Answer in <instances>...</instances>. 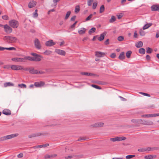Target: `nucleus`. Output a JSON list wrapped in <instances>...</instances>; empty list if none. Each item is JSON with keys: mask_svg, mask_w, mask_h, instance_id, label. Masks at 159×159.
<instances>
[{"mask_svg": "<svg viewBox=\"0 0 159 159\" xmlns=\"http://www.w3.org/2000/svg\"><path fill=\"white\" fill-rule=\"evenodd\" d=\"M3 39L8 43H15L17 42V38L12 36H6L3 38Z\"/></svg>", "mask_w": 159, "mask_h": 159, "instance_id": "1", "label": "nucleus"}, {"mask_svg": "<svg viewBox=\"0 0 159 159\" xmlns=\"http://www.w3.org/2000/svg\"><path fill=\"white\" fill-rule=\"evenodd\" d=\"M18 135V134H14L10 135L2 136L0 138V142L6 141L8 139H11L17 137Z\"/></svg>", "mask_w": 159, "mask_h": 159, "instance_id": "2", "label": "nucleus"}, {"mask_svg": "<svg viewBox=\"0 0 159 159\" xmlns=\"http://www.w3.org/2000/svg\"><path fill=\"white\" fill-rule=\"evenodd\" d=\"M9 24L11 27L13 28H17L19 25L18 21L15 19L9 20Z\"/></svg>", "mask_w": 159, "mask_h": 159, "instance_id": "3", "label": "nucleus"}, {"mask_svg": "<svg viewBox=\"0 0 159 159\" xmlns=\"http://www.w3.org/2000/svg\"><path fill=\"white\" fill-rule=\"evenodd\" d=\"M3 28L4 31L7 34L11 33L12 31V29L9 25L6 24L4 25Z\"/></svg>", "mask_w": 159, "mask_h": 159, "instance_id": "4", "label": "nucleus"}, {"mask_svg": "<svg viewBox=\"0 0 159 159\" xmlns=\"http://www.w3.org/2000/svg\"><path fill=\"white\" fill-rule=\"evenodd\" d=\"M125 139V137H117L115 138H111L110 139V140L112 142H115L116 141H119L122 140H124Z\"/></svg>", "mask_w": 159, "mask_h": 159, "instance_id": "5", "label": "nucleus"}, {"mask_svg": "<svg viewBox=\"0 0 159 159\" xmlns=\"http://www.w3.org/2000/svg\"><path fill=\"white\" fill-rule=\"evenodd\" d=\"M11 68L12 70H24L21 66L15 65H11Z\"/></svg>", "mask_w": 159, "mask_h": 159, "instance_id": "6", "label": "nucleus"}, {"mask_svg": "<svg viewBox=\"0 0 159 159\" xmlns=\"http://www.w3.org/2000/svg\"><path fill=\"white\" fill-rule=\"evenodd\" d=\"M11 60L12 61L16 62H25L24 57L23 58L19 57H14L12 58Z\"/></svg>", "mask_w": 159, "mask_h": 159, "instance_id": "7", "label": "nucleus"}, {"mask_svg": "<svg viewBox=\"0 0 159 159\" xmlns=\"http://www.w3.org/2000/svg\"><path fill=\"white\" fill-rule=\"evenodd\" d=\"M34 45L36 48L38 49H40L41 48V46L39 39H35L34 40Z\"/></svg>", "mask_w": 159, "mask_h": 159, "instance_id": "8", "label": "nucleus"}, {"mask_svg": "<svg viewBox=\"0 0 159 159\" xmlns=\"http://www.w3.org/2000/svg\"><path fill=\"white\" fill-rule=\"evenodd\" d=\"M55 52L57 54L62 56H65L66 53L64 51L59 49H55Z\"/></svg>", "mask_w": 159, "mask_h": 159, "instance_id": "9", "label": "nucleus"}, {"mask_svg": "<svg viewBox=\"0 0 159 159\" xmlns=\"http://www.w3.org/2000/svg\"><path fill=\"white\" fill-rule=\"evenodd\" d=\"M105 55V53L104 52L98 51L95 52V56L98 57H103Z\"/></svg>", "mask_w": 159, "mask_h": 159, "instance_id": "10", "label": "nucleus"}, {"mask_svg": "<svg viewBox=\"0 0 159 159\" xmlns=\"http://www.w3.org/2000/svg\"><path fill=\"white\" fill-rule=\"evenodd\" d=\"M45 44L47 46H52L55 44V43L53 42L52 40H50L46 42Z\"/></svg>", "mask_w": 159, "mask_h": 159, "instance_id": "11", "label": "nucleus"}, {"mask_svg": "<svg viewBox=\"0 0 159 159\" xmlns=\"http://www.w3.org/2000/svg\"><path fill=\"white\" fill-rule=\"evenodd\" d=\"M106 32H103L100 34V37L98 38V39L100 41L103 40L104 39V36L106 35Z\"/></svg>", "mask_w": 159, "mask_h": 159, "instance_id": "12", "label": "nucleus"}, {"mask_svg": "<svg viewBox=\"0 0 159 159\" xmlns=\"http://www.w3.org/2000/svg\"><path fill=\"white\" fill-rule=\"evenodd\" d=\"M57 156V155L55 154L50 155L46 154L44 156V158L45 159L52 158L56 157Z\"/></svg>", "mask_w": 159, "mask_h": 159, "instance_id": "13", "label": "nucleus"}, {"mask_svg": "<svg viewBox=\"0 0 159 159\" xmlns=\"http://www.w3.org/2000/svg\"><path fill=\"white\" fill-rule=\"evenodd\" d=\"M36 2L34 1H32L30 2L28 5V7L29 8H32L34 7L36 5Z\"/></svg>", "mask_w": 159, "mask_h": 159, "instance_id": "14", "label": "nucleus"}, {"mask_svg": "<svg viewBox=\"0 0 159 159\" xmlns=\"http://www.w3.org/2000/svg\"><path fill=\"white\" fill-rule=\"evenodd\" d=\"M44 84V83L42 81L36 82L34 83V86L37 87H40L43 86Z\"/></svg>", "mask_w": 159, "mask_h": 159, "instance_id": "15", "label": "nucleus"}, {"mask_svg": "<svg viewBox=\"0 0 159 159\" xmlns=\"http://www.w3.org/2000/svg\"><path fill=\"white\" fill-rule=\"evenodd\" d=\"M156 157V155H148L144 157V159H153Z\"/></svg>", "mask_w": 159, "mask_h": 159, "instance_id": "16", "label": "nucleus"}, {"mask_svg": "<svg viewBox=\"0 0 159 159\" xmlns=\"http://www.w3.org/2000/svg\"><path fill=\"white\" fill-rule=\"evenodd\" d=\"M104 124L101 122H99L95 123V124L92 125L93 127H101L103 126Z\"/></svg>", "mask_w": 159, "mask_h": 159, "instance_id": "17", "label": "nucleus"}, {"mask_svg": "<svg viewBox=\"0 0 159 159\" xmlns=\"http://www.w3.org/2000/svg\"><path fill=\"white\" fill-rule=\"evenodd\" d=\"M2 113L6 115H9L11 114V111L7 109H5L2 111Z\"/></svg>", "mask_w": 159, "mask_h": 159, "instance_id": "18", "label": "nucleus"}, {"mask_svg": "<svg viewBox=\"0 0 159 159\" xmlns=\"http://www.w3.org/2000/svg\"><path fill=\"white\" fill-rule=\"evenodd\" d=\"M41 60V56L39 55L35 57H33V61H39Z\"/></svg>", "mask_w": 159, "mask_h": 159, "instance_id": "19", "label": "nucleus"}, {"mask_svg": "<svg viewBox=\"0 0 159 159\" xmlns=\"http://www.w3.org/2000/svg\"><path fill=\"white\" fill-rule=\"evenodd\" d=\"M30 73L31 74H38V70H35L33 68H31L29 70Z\"/></svg>", "mask_w": 159, "mask_h": 159, "instance_id": "20", "label": "nucleus"}, {"mask_svg": "<svg viewBox=\"0 0 159 159\" xmlns=\"http://www.w3.org/2000/svg\"><path fill=\"white\" fill-rule=\"evenodd\" d=\"M86 29L84 28H82L79 30L78 32L80 34H84L86 32Z\"/></svg>", "mask_w": 159, "mask_h": 159, "instance_id": "21", "label": "nucleus"}, {"mask_svg": "<svg viewBox=\"0 0 159 159\" xmlns=\"http://www.w3.org/2000/svg\"><path fill=\"white\" fill-rule=\"evenodd\" d=\"M14 84L10 82H6L4 84V86L5 87L9 86H14Z\"/></svg>", "mask_w": 159, "mask_h": 159, "instance_id": "22", "label": "nucleus"}, {"mask_svg": "<svg viewBox=\"0 0 159 159\" xmlns=\"http://www.w3.org/2000/svg\"><path fill=\"white\" fill-rule=\"evenodd\" d=\"M152 25V23H147L143 26V30L147 29L151 26Z\"/></svg>", "mask_w": 159, "mask_h": 159, "instance_id": "23", "label": "nucleus"}, {"mask_svg": "<svg viewBox=\"0 0 159 159\" xmlns=\"http://www.w3.org/2000/svg\"><path fill=\"white\" fill-rule=\"evenodd\" d=\"M143 45V43L142 41H139L135 43V46L137 48H139L141 47Z\"/></svg>", "mask_w": 159, "mask_h": 159, "instance_id": "24", "label": "nucleus"}, {"mask_svg": "<svg viewBox=\"0 0 159 159\" xmlns=\"http://www.w3.org/2000/svg\"><path fill=\"white\" fill-rule=\"evenodd\" d=\"M81 74L82 75H85L89 76H92L93 75H95L90 73L88 72H82L81 73Z\"/></svg>", "mask_w": 159, "mask_h": 159, "instance_id": "25", "label": "nucleus"}, {"mask_svg": "<svg viewBox=\"0 0 159 159\" xmlns=\"http://www.w3.org/2000/svg\"><path fill=\"white\" fill-rule=\"evenodd\" d=\"M159 5H154L152 6L151 7V10L152 11H158V9Z\"/></svg>", "mask_w": 159, "mask_h": 159, "instance_id": "26", "label": "nucleus"}, {"mask_svg": "<svg viewBox=\"0 0 159 159\" xmlns=\"http://www.w3.org/2000/svg\"><path fill=\"white\" fill-rule=\"evenodd\" d=\"M25 62L26 60H29L30 61H33V57L30 56H25L24 57Z\"/></svg>", "mask_w": 159, "mask_h": 159, "instance_id": "27", "label": "nucleus"}, {"mask_svg": "<svg viewBox=\"0 0 159 159\" xmlns=\"http://www.w3.org/2000/svg\"><path fill=\"white\" fill-rule=\"evenodd\" d=\"M125 53L124 52H121L119 58L120 60H122L125 58Z\"/></svg>", "mask_w": 159, "mask_h": 159, "instance_id": "28", "label": "nucleus"}, {"mask_svg": "<svg viewBox=\"0 0 159 159\" xmlns=\"http://www.w3.org/2000/svg\"><path fill=\"white\" fill-rule=\"evenodd\" d=\"M41 134L39 133H35L33 134L32 135H30L29 136V137L31 138L32 137H35L36 136H38L40 135Z\"/></svg>", "mask_w": 159, "mask_h": 159, "instance_id": "29", "label": "nucleus"}, {"mask_svg": "<svg viewBox=\"0 0 159 159\" xmlns=\"http://www.w3.org/2000/svg\"><path fill=\"white\" fill-rule=\"evenodd\" d=\"M75 156L74 155H71L65 157L66 159H74Z\"/></svg>", "mask_w": 159, "mask_h": 159, "instance_id": "30", "label": "nucleus"}, {"mask_svg": "<svg viewBox=\"0 0 159 159\" xmlns=\"http://www.w3.org/2000/svg\"><path fill=\"white\" fill-rule=\"evenodd\" d=\"M139 52L141 54H144L145 52V51L144 48H141L139 50Z\"/></svg>", "mask_w": 159, "mask_h": 159, "instance_id": "31", "label": "nucleus"}, {"mask_svg": "<svg viewBox=\"0 0 159 159\" xmlns=\"http://www.w3.org/2000/svg\"><path fill=\"white\" fill-rule=\"evenodd\" d=\"M96 31V28L94 27H93L91 28L89 31V34H91L92 33H94Z\"/></svg>", "mask_w": 159, "mask_h": 159, "instance_id": "32", "label": "nucleus"}, {"mask_svg": "<svg viewBox=\"0 0 159 159\" xmlns=\"http://www.w3.org/2000/svg\"><path fill=\"white\" fill-rule=\"evenodd\" d=\"M16 50V48L14 47H10V48H4L3 50Z\"/></svg>", "mask_w": 159, "mask_h": 159, "instance_id": "33", "label": "nucleus"}, {"mask_svg": "<svg viewBox=\"0 0 159 159\" xmlns=\"http://www.w3.org/2000/svg\"><path fill=\"white\" fill-rule=\"evenodd\" d=\"M153 124V122L151 121H145L143 123L144 124L148 125H152Z\"/></svg>", "mask_w": 159, "mask_h": 159, "instance_id": "34", "label": "nucleus"}, {"mask_svg": "<svg viewBox=\"0 0 159 159\" xmlns=\"http://www.w3.org/2000/svg\"><path fill=\"white\" fill-rule=\"evenodd\" d=\"M132 53V52L131 51H128L126 53V56L127 58H129Z\"/></svg>", "mask_w": 159, "mask_h": 159, "instance_id": "35", "label": "nucleus"}, {"mask_svg": "<svg viewBox=\"0 0 159 159\" xmlns=\"http://www.w3.org/2000/svg\"><path fill=\"white\" fill-rule=\"evenodd\" d=\"M116 20V18L115 16H112L111 17V18L110 20L109 21L110 23H113Z\"/></svg>", "mask_w": 159, "mask_h": 159, "instance_id": "36", "label": "nucleus"}, {"mask_svg": "<svg viewBox=\"0 0 159 159\" xmlns=\"http://www.w3.org/2000/svg\"><path fill=\"white\" fill-rule=\"evenodd\" d=\"M71 14V11H69L67 12L66 13V16L65 17V19L67 20L69 18V16Z\"/></svg>", "mask_w": 159, "mask_h": 159, "instance_id": "37", "label": "nucleus"}, {"mask_svg": "<svg viewBox=\"0 0 159 159\" xmlns=\"http://www.w3.org/2000/svg\"><path fill=\"white\" fill-rule=\"evenodd\" d=\"M105 10V7L103 5H102L100 9V13H102Z\"/></svg>", "mask_w": 159, "mask_h": 159, "instance_id": "38", "label": "nucleus"}, {"mask_svg": "<svg viewBox=\"0 0 159 159\" xmlns=\"http://www.w3.org/2000/svg\"><path fill=\"white\" fill-rule=\"evenodd\" d=\"M97 5H98V3H97V1L93 2V7H92L93 9H95L96 8Z\"/></svg>", "mask_w": 159, "mask_h": 159, "instance_id": "39", "label": "nucleus"}, {"mask_svg": "<svg viewBox=\"0 0 159 159\" xmlns=\"http://www.w3.org/2000/svg\"><path fill=\"white\" fill-rule=\"evenodd\" d=\"M80 10V7L79 6H77L75 7V12L76 13H78Z\"/></svg>", "mask_w": 159, "mask_h": 159, "instance_id": "40", "label": "nucleus"}, {"mask_svg": "<svg viewBox=\"0 0 159 159\" xmlns=\"http://www.w3.org/2000/svg\"><path fill=\"white\" fill-rule=\"evenodd\" d=\"M18 86L21 88H25L26 87V85L24 84H19Z\"/></svg>", "mask_w": 159, "mask_h": 159, "instance_id": "41", "label": "nucleus"}, {"mask_svg": "<svg viewBox=\"0 0 159 159\" xmlns=\"http://www.w3.org/2000/svg\"><path fill=\"white\" fill-rule=\"evenodd\" d=\"M152 114L143 115L142 116L143 117H152Z\"/></svg>", "mask_w": 159, "mask_h": 159, "instance_id": "42", "label": "nucleus"}, {"mask_svg": "<svg viewBox=\"0 0 159 159\" xmlns=\"http://www.w3.org/2000/svg\"><path fill=\"white\" fill-rule=\"evenodd\" d=\"M52 53V52L49 50H46L43 53L44 54L46 55H48Z\"/></svg>", "mask_w": 159, "mask_h": 159, "instance_id": "43", "label": "nucleus"}, {"mask_svg": "<svg viewBox=\"0 0 159 159\" xmlns=\"http://www.w3.org/2000/svg\"><path fill=\"white\" fill-rule=\"evenodd\" d=\"M45 146V145H40L35 146L33 147V148H39L44 147Z\"/></svg>", "mask_w": 159, "mask_h": 159, "instance_id": "44", "label": "nucleus"}, {"mask_svg": "<svg viewBox=\"0 0 159 159\" xmlns=\"http://www.w3.org/2000/svg\"><path fill=\"white\" fill-rule=\"evenodd\" d=\"M135 156L134 155H129L126 156V158L127 159H129L133 157H135Z\"/></svg>", "mask_w": 159, "mask_h": 159, "instance_id": "45", "label": "nucleus"}, {"mask_svg": "<svg viewBox=\"0 0 159 159\" xmlns=\"http://www.w3.org/2000/svg\"><path fill=\"white\" fill-rule=\"evenodd\" d=\"M91 86H92V87L96 89H101V88L100 87L97 85H96L92 84L91 85Z\"/></svg>", "mask_w": 159, "mask_h": 159, "instance_id": "46", "label": "nucleus"}, {"mask_svg": "<svg viewBox=\"0 0 159 159\" xmlns=\"http://www.w3.org/2000/svg\"><path fill=\"white\" fill-rule=\"evenodd\" d=\"M93 0H88L87 4L89 6H91L92 5V2H93Z\"/></svg>", "mask_w": 159, "mask_h": 159, "instance_id": "47", "label": "nucleus"}, {"mask_svg": "<svg viewBox=\"0 0 159 159\" xmlns=\"http://www.w3.org/2000/svg\"><path fill=\"white\" fill-rule=\"evenodd\" d=\"M124 39V37L123 36H120L118 37L117 39L119 41H123Z\"/></svg>", "mask_w": 159, "mask_h": 159, "instance_id": "48", "label": "nucleus"}, {"mask_svg": "<svg viewBox=\"0 0 159 159\" xmlns=\"http://www.w3.org/2000/svg\"><path fill=\"white\" fill-rule=\"evenodd\" d=\"M152 50L151 48L148 47L147 48L146 52L148 53H150L152 52Z\"/></svg>", "mask_w": 159, "mask_h": 159, "instance_id": "49", "label": "nucleus"}, {"mask_svg": "<svg viewBox=\"0 0 159 159\" xmlns=\"http://www.w3.org/2000/svg\"><path fill=\"white\" fill-rule=\"evenodd\" d=\"M93 16L92 14H90L89 16H88L86 19V21H88L90 20Z\"/></svg>", "mask_w": 159, "mask_h": 159, "instance_id": "50", "label": "nucleus"}, {"mask_svg": "<svg viewBox=\"0 0 159 159\" xmlns=\"http://www.w3.org/2000/svg\"><path fill=\"white\" fill-rule=\"evenodd\" d=\"M2 19L4 20H8L9 19V17L7 15H4L3 16H2Z\"/></svg>", "mask_w": 159, "mask_h": 159, "instance_id": "51", "label": "nucleus"}, {"mask_svg": "<svg viewBox=\"0 0 159 159\" xmlns=\"http://www.w3.org/2000/svg\"><path fill=\"white\" fill-rule=\"evenodd\" d=\"M139 93L140 94H142L144 96H148V97H150V95L148 93H143V92H139Z\"/></svg>", "mask_w": 159, "mask_h": 159, "instance_id": "52", "label": "nucleus"}, {"mask_svg": "<svg viewBox=\"0 0 159 159\" xmlns=\"http://www.w3.org/2000/svg\"><path fill=\"white\" fill-rule=\"evenodd\" d=\"M139 34L140 35L143 36L145 35V33L144 31H143L142 30H141L139 31Z\"/></svg>", "mask_w": 159, "mask_h": 159, "instance_id": "53", "label": "nucleus"}, {"mask_svg": "<svg viewBox=\"0 0 159 159\" xmlns=\"http://www.w3.org/2000/svg\"><path fill=\"white\" fill-rule=\"evenodd\" d=\"M11 66L10 65H6L4 66V68L5 69H9L11 68Z\"/></svg>", "mask_w": 159, "mask_h": 159, "instance_id": "54", "label": "nucleus"}, {"mask_svg": "<svg viewBox=\"0 0 159 159\" xmlns=\"http://www.w3.org/2000/svg\"><path fill=\"white\" fill-rule=\"evenodd\" d=\"M138 151L139 152H144L146 151V150L145 149V148H143L138 149Z\"/></svg>", "mask_w": 159, "mask_h": 159, "instance_id": "55", "label": "nucleus"}, {"mask_svg": "<svg viewBox=\"0 0 159 159\" xmlns=\"http://www.w3.org/2000/svg\"><path fill=\"white\" fill-rule=\"evenodd\" d=\"M117 16L118 18V19H121L122 17L123 16V15L122 14H120L119 15H117Z\"/></svg>", "mask_w": 159, "mask_h": 159, "instance_id": "56", "label": "nucleus"}, {"mask_svg": "<svg viewBox=\"0 0 159 159\" xmlns=\"http://www.w3.org/2000/svg\"><path fill=\"white\" fill-rule=\"evenodd\" d=\"M23 156V154L22 153H20L17 155V157L18 158H22Z\"/></svg>", "mask_w": 159, "mask_h": 159, "instance_id": "57", "label": "nucleus"}, {"mask_svg": "<svg viewBox=\"0 0 159 159\" xmlns=\"http://www.w3.org/2000/svg\"><path fill=\"white\" fill-rule=\"evenodd\" d=\"M77 23V21H76L73 25H71L70 26L71 28H74V27H75Z\"/></svg>", "mask_w": 159, "mask_h": 159, "instance_id": "58", "label": "nucleus"}, {"mask_svg": "<svg viewBox=\"0 0 159 159\" xmlns=\"http://www.w3.org/2000/svg\"><path fill=\"white\" fill-rule=\"evenodd\" d=\"M33 17H37L38 16V14L37 12H34L33 14Z\"/></svg>", "mask_w": 159, "mask_h": 159, "instance_id": "59", "label": "nucleus"}, {"mask_svg": "<svg viewBox=\"0 0 159 159\" xmlns=\"http://www.w3.org/2000/svg\"><path fill=\"white\" fill-rule=\"evenodd\" d=\"M138 34H137V31H135L134 32V37L135 38H137L138 37Z\"/></svg>", "mask_w": 159, "mask_h": 159, "instance_id": "60", "label": "nucleus"}, {"mask_svg": "<svg viewBox=\"0 0 159 159\" xmlns=\"http://www.w3.org/2000/svg\"><path fill=\"white\" fill-rule=\"evenodd\" d=\"M76 17V16H73L70 19V20L72 21H74L75 20Z\"/></svg>", "mask_w": 159, "mask_h": 159, "instance_id": "61", "label": "nucleus"}, {"mask_svg": "<svg viewBox=\"0 0 159 159\" xmlns=\"http://www.w3.org/2000/svg\"><path fill=\"white\" fill-rule=\"evenodd\" d=\"M110 56L112 58H114L115 57L116 55L115 53H112L111 54Z\"/></svg>", "mask_w": 159, "mask_h": 159, "instance_id": "62", "label": "nucleus"}, {"mask_svg": "<svg viewBox=\"0 0 159 159\" xmlns=\"http://www.w3.org/2000/svg\"><path fill=\"white\" fill-rule=\"evenodd\" d=\"M119 97L120 98L121 100V101H125L126 100V99L122 97H121V96H119Z\"/></svg>", "mask_w": 159, "mask_h": 159, "instance_id": "63", "label": "nucleus"}, {"mask_svg": "<svg viewBox=\"0 0 159 159\" xmlns=\"http://www.w3.org/2000/svg\"><path fill=\"white\" fill-rule=\"evenodd\" d=\"M146 58L147 60H149L150 59V56L148 55H147L146 56Z\"/></svg>", "mask_w": 159, "mask_h": 159, "instance_id": "64", "label": "nucleus"}]
</instances>
